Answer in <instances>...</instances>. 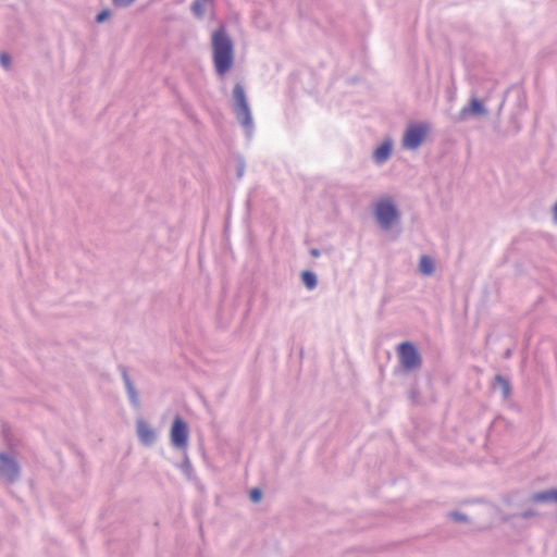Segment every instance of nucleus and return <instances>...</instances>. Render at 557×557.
Instances as JSON below:
<instances>
[{"label":"nucleus","mask_w":557,"mask_h":557,"mask_svg":"<svg viewBox=\"0 0 557 557\" xmlns=\"http://www.w3.org/2000/svg\"><path fill=\"white\" fill-rule=\"evenodd\" d=\"M212 59L218 75L226 74L234 64V44L224 26H220L211 38Z\"/></svg>","instance_id":"f257e3e1"},{"label":"nucleus","mask_w":557,"mask_h":557,"mask_svg":"<svg viewBox=\"0 0 557 557\" xmlns=\"http://www.w3.org/2000/svg\"><path fill=\"white\" fill-rule=\"evenodd\" d=\"M232 100V109L237 122L245 128L247 136L251 137L253 121L245 88L240 83L234 85Z\"/></svg>","instance_id":"f03ea898"},{"label":"nucleus","mask_w":557,"mask_h":557,"mask_svg":"<svg viewBox=\"0 0 557 557\" xmlns=\"http://www.w3.org/2000/svg\"><path fill=\"white\" fill-rule=\"evenodd\" d=\"M21 466L17 460L5 451H0V480L7 485H13L20 480Z\"/></svg>","instance_id":"7ed1b4c3"},{"label":"nucleus","mask_w":557,"mask_h":557,"mask_svg":"<svg viewBox=\"0 0 557 557\" xmlns=\"http://www.w3.org/2000/svg\"><path fill=\"white\" fill-rule=\"evenodd\" d=\"M374 214L383 230H389L393 222L399 216V212L391 199L380 200L375 205Z\"/></svg>","instance_id":"20e7f679"},{"label":"nucleus","mask_w":557,"mask_h":557,"mask_svg":"<svg viewBox=\"0 0 557 557\" xmlns=\"http://www.w3.org/2000/svg\"><path fill=\"white\" fill-rule=\"evenodd\" d=\"M397 352L399 362L406 371H413L421 367V357L412 343L405 342L399 344Z\"/></svg>","instance_id":"39448f33"},{"label":"nucleus","mask_w":557,"mask_h":557,"mask_svg":"<svg viewBox=\"0 0 557 557\" xmlns=\"http://www.w3.org/2000/svg\"><path fill=\"white\" fill-rule=\"evenodd\" d=\"M488 113L487 108L484 103L476 97L472 96L468 106L463 107L458 114L454 117L456 122H466L470 119H479L485 117Z\"/></svg>","instance_id":"423d86ee"},{"label":"nucleus","mask_w":557,"mask_h":557,"mask_svg":"<svg viewBox=\"0 0 557 557\" xmlns=\"http://www.w3.org/2000/svg\"><path fill=\"white\" fill-rule=\"evenodd\" d=\"M429 127L423 124L410 125L404 134L403 147L410 150L418 149L428 135Z\"/></svg>","instance_id":"0eeeda50"},{"label":"nucleus","mask_w":557,"mask_h":557,"mask_svg":"<svg viewBox=\"0 0 557 557\" xmlns=\"http://www.w3.org/2000/svg\"><path fill=\"white\" fill-rule=\"evenodd\" d=\"M171 443L177 449L185 450L188 443V425L181 418L175 417L170 432Z\"/></svg>","instance_id":"6e6552de"},{"label":"nucleus","mask_w":557,"mask_h":557,"mask_svg":"<svg viewBox=\"0 0 557 557\" xmlns=\"http://www.w3.org/2000/svg\"><path fill=\"white\" fill-rule=\"evenodd\" d=\"M136 432L139 441L145 446H151L157 438L156 432L152 426L144 419H138L136 422Z\"/></svg>","instance_id":"1a4fd4ad"},{"label":"nucleus","mask_w":557,"mask_h":557,"mask_svg":"<svg viewBox=\"0 0 557 557\" xmlns=\"http://www.w3.org/2000/svg\"><path fill=\"white\" fill-rule=\"evenodd\" d=\"M121 372H122V379H123L129 401H131L132 406L137 409L140 407L138 393H137L125 367L121 368Z\"/></svg>","instance_id":"9d476101"},{"label":"nucleus","mask_w":557,"mask_h":557,"mask_svg":"<svg viewBox=\"0 0 557 557\" xmlns=\"http://www.w3.org/2000/svg\"><path fill=\"white\" fill-rule=\"evenodd\" d=\"M392 149H393L392 140H389V139L384 140L383 144L373 151V156H372L373 161L376 164L385 163L392 154Z\"/></svg>","instance_id":"9b49d317"},{"label":"nucleus","mask_w":557,"mask_h":557,"mask_svg":"<svg viewBox=\"0 0 557 557\" xmlns=\"http://www.w3.org/2000/svg\"><path fill=\"white\" fill-rule=\"evenodd\" d=\"M492 388H500L504 399H508L511 395L510 382L503 375L496 374L492 383Z\"/></svg>","instance_id":"f8f14e48"},{"label":"nucleus","mask_w":557,"mask_h":557,"mask_svg":"<svg viewBox=\"0 0 557 557\" xmlns=\"http://www.w3.org/2000/svg\"><path fill=\"white\" fill-rule=\"evenodd\" d=\"M419 272L424 276H431L435 271V263L429 256H422L419 261Z\"/></svg>","instance_id":"ddd939ff"},{"label":"nucleus","mask_w":557,"mask_h":557,"mask_svg":"<svg viewBox=\"0 0 557 557\" xmlns=\"http://www.w3.org/2000/svg\"><path fill=\"white\" fill-rule=\"evenodd\" d=\"M552 488L533 493L530 496V502L534 504L539 503H552Z\"/></svg>","instance_id":"4468645a"},{"label":"nucleus","mask_w":557,"mask_h":557,"mask_svg":"<svg viewBox=\"0 0 557 557\" xmlns=\"http://www.w3.org/2000/svg\"><path fill=\"white\" fill-rule=\"evenodd\" d=\"M301 280H302V283L305 284V286L308 289H313V288L317 287L318 278H317V275L313 272H311V271H304L301 273Z\"/></svg>","instance_id":"2eb2a0df"},{"label":"nucleus","mask_w":557,"mask_h":557,"mask_svg":"<svg viewBox=\"0 0 557 557\" xmlns=\"http://www.w3.org/2000/svg\"><path fill=\"white\" fill-rule=\"evenodd\" d=\"M203 2H205L203 0H196L191 4V11H193L194 15L198 18H201L205 15L206 9H205Z\"/></svg>","instance_id":"dca6fc26"},{"label":"nucleus","mask_w":557,"mask_h":557,"mask_svg":"<svg viewBox=\"0 0 557 557\" xmlns=\"http://www.w3.org/2000/svg\"><path fill=\"white\" fill-rule=\"evenodd\" d=\"M181 469L188 479L191 478L193 467H191V463L189 461V458H188L186 451L184 453V460L181 465Z\"/></svg>","instance_id":"f3484780"},{"label":"nucleus","mask_w":557,"mask_h":557,"mask_svg":"<svg viewBox=\"0 0 557 557\" xmlns=\"http://www.w3.org/2000/svg\"><path fill=\"white\" fill-rule=\"evenodd\" d=\"M249 498L253 504H257L262 498V491L258 487L252 488L249 493Z\"/></svg>","instance_id":"a211bd4d"},{"label":"nucleus","mask_w":557,"mask_h":557,"mask_svg":"<svg viewBox=\"0 0 557 557\" xmlns=\"http://www.w3.org/2000/svg\"><path fill=\"white\" fill-rule=\"evenodd\" d=\"M111 16V11L109 9H104L101 12H99L96 16L97 23H103Z\"/></svg>","instance_id":"6ab92c4d"},{"label":"nucleus","mask_w":557,"mask_h":557,"mask_svg":"<svg viewBox=\"0 0 557 557\" xmlns=\"http://www.w3.org/2000/svg\"><path fill=\"white\" fill-rule=\"evenodd\" d=\"M0 64L5 69L9 70L11 66V57L10 54L3 52L0 54Z\"/></svg>","instance_id":"aec40b11"},{"label":"nucleus","mask_w":557,"mask_h":557,"mask_svg":"<svg viewBox=\"0 0 557 557\" xmlns=\"http://www.w3.org/2000/svg\"><path fill=\"white\" fill-rule=\"evenodd\" d=\"M135 0H112V3L117 8H128Z\"/></svg>","instance_id":"412c9836"},{"label":"nucleus","mask_w":557,"mask_h":557,"mask_svg":"<svg viewBox=\"0 0 557 557\" xmlns=\"http://www.w3.org/2000/svg\"><path fill=\"white\" fill-rule=\"evenodd\" d=\"M244 172H245V162L243 159H239L237 162V169H236L237 177L238 178L243 177Z\"/></svg>","instance_id":"4be33fe9"},{"label":"nucleus","mask_w":557,"mask_h":557,"mask_svg":"<svg viewBox=\"0 0 557 557\" xmlns=\"http://www.w3.org/2000/svg\"><path fill=\"white\" fill-rule=\"evenodd\" d=\"M419 396H420V393L419 391L416 388V387H412L409 392V398L411 399V401L413 404H417L418 403V399H419Z\"/></svg>","instance_id":"5701e85b"},{"label":"nucleus","mask_w":557,"mask_h":557,"mask_svg":"<svg viewBox=\"0 0 557 557\" xmlns=\"http://www.w3.org/2000/svg\"><path fill=\"white\" fill-rule=\"evenodd\" d=\"M449 518L454 519V520H457V521H465V520H467V517L465 515H462L461 512H459V511H451L449 513Z\"/></svg>","instance_id":"b1692460"},{"label":"nucleus","mask_w":557,"mask_h":557,"mask_svg":"<svg viewBox=\"0 0 557 557\" xmlns=\"http://www.w3.org/2000/svg\"><path fill=\"white\" fill-rule=\"evenodd\" d=\"M552 503L557 504V488H552Z\"/></svg>","instance_id":"393cba45"},{"label":"nucleus","mask_w":557,"mask_h":557,"mask_svg":"<svg viewBox=\"0 0 557 557\" xmlns=\"http://www.w3.org/2000/svg\"><path fill=\"white\" fill-rule=\"evenodd\" d=\"M310 255L314 258L319 257L320 256V250L318 248H312L310 250Z\"/></svg>","instance_id":"a878e982"},{"label":"nucleus","mask_w":557,"mask_h":557,"mask_svg":"<svg viewBox=\"0 0 557 557\" xmlns=\"http://www.w3.org/2000/svg\"><path fill=\"white\" fill-rule=\"evenodd\" d=\"M533 517V513L531 511H524L522 515H521V518L522 519H529Z\"/></svg>","instance_id":"bb28decb"},{"label":"nucleus","mask_w":557,"mask_h":557,"mask_svg":"<svg viewBox=\"0 0 557 557\" xmlns=\"http://www.w3.org/2000/svg\"><path fill=\"white\" fill-rule=\"evenodd\" d=\"M511 356V350L510 349H507L504 354V357L505 358H509Z\"/></svg>","instance_id":"cd10ccee"}]
</instances>
